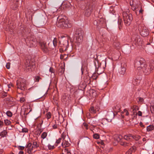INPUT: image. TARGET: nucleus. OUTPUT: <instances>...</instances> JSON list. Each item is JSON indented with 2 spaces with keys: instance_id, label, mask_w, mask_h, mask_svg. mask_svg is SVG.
Segmentation results:
<instances>
[{
  "instance_id": "nucleus-63",
  "label": "nucleus",
  "mask_w": 154,
  "mask_h": 154,
  "mask_svg": "<svg viewBox=\"0 0 154 154\" xmlns=\"http://www.w3.org/2000/svg\"><path fill=\"white\" fill-rule=\"evenodd\" d=\"M95 22H94V24H95Z\"/></svg>"
},
{
  "instance_id": "nucleus-60",
  "label": "nucleus",
  "mask_w": 154,
  "mask_h": 154,
  "mask_svg": "<svg viewBox=\"0 0 154 154\" xmlns=\"http://www.w3.org/2000/svg\"><path fill=\"white\" fill-rule=\"evenodd\" d=\"M39 117H38V118H36V119H36L37 118H39Z\"/></svg>"
},
{
  "instance_id": "nucleus-61",
  "label": "nucleus",
  "mask_w": 154,
  "mask_h": 154,
  "mask_svg": "<svg viewBox=\"0 0 154 154\" xmlns=\"http://www.w3.org/2000/svg\"><path fill=\"white\" fill-rule=\"evenodd\" d=\"M11 154H14V153H13L12 152V153H11Z\"/></svg>"
},
{
  "instance_id": "nucleus-6",
  "label": "nucleus",
  "mask_w": 154,
  "mask_h": 154,
  "mask_svg": "<svg viewBox=\"0 0 154 154\" xmlns=\"http://www.w3.org/2000/svg\"><path fill=\"white\" fill-rule=\"evenodd\" d=\"M17 88L22 90H24L26 89V80L24 79H21L17 81Z\"/></svg>"
},
{
  "instance_id": "nucleus-16",
  "label": "nucleus",
  "mask_w": 154,
  "mask_h": 154,
  "mask_svg": "<svg viewBox=\"0 0 154 154\" xmlns=\"http://www.w3.org/2000/svg\"><path fill=\"white\" fill-rule=\"evenodd\" d=\"M57 39L56 38H54L53 41V42H51L52 43V45H50V48L52 49L57 46Z\"/></svg>"
},
{
  "instance_id": "nucleus-23",
  "label": "nucleus",
  "mask_w": 154,
  "mask_h": 154,
  "mask_svg": "<svg viewBox=\"0 0 154 154\" xmlns=\"http://www.w3.org/2000/svg\"><path fill=\"white\" fill-rule=\"evenodd\" d=\"M136 149V146H133L131 147L128 150L130 151V152L131 153V154L132 152H135Z\"/></svg>"
},
{
  "instance_id": "nucleus-21",
  "label": "nucleus",
  "mask_w": 154,
  "mask_h": 154,
  "mask_svg": "<svg viewBox=\"0 0 154 154\" xmlns=\"http://www.w3.org/2000/svg\"><path fill=\"white\" fill-rule=\"evenodd\" d=\"M47 133L45 132H43L42 133V134L41 135V138L42 139V140L45 138L47 137ZM41 142L42 144H43V140H42Z\"/></svg>"
},
{
  "instance_id": "nucleus-36",
  "label": "nucleus",
  "mask_w": 154,
  "mask_h": 154,
  "mask_svg": "<svg viewBox=\"0 0 154 154\" xmlns=\"http://www.w3.org/2000/svg\"><path fill=\"white\" fill-rule=\"evenodd\" d=\"M47 118L48 119H50L51 117V114L50 112H48L46 114Z\"/></svg>"
},
{
  "instance_id": "nucleus-34",
  "label": "nucleus",
  "mask_w": 154,
  "mask_h": 154,
  "mask_svg": "<svg viewBox=\"0 0 154 154\" xmlns=\"http://www.w3.org/2000/svg\"><path fill=\"white\" fill-rule=\"evenodd\" d=\"M99 135L97 134H95L93 135V137L94 138L97 139L99 138Z\"/></svg>"
},
{
  "instance_id": "nucleus-3",
  "label": "nucleus",
  "mask_w": 154,
  "mask_h": 154,
  "mask_svg": "<svg viewBox=\"0 0 154 154\" xmlns=\"http://www.w3.org/2000/svg\"><path fill=\"white\" fill-rule=\"evenodd\" d=\"M122 15L125 24L126 26H129L133 18L132 15L129 13V9H127L126 11H123Z\"/></svg>"
},
{
  "instance_id": "nucleus-12",
  "label": "nucleus",
  "mask_w": 154,
  "mask_h": 154,
  "mask_svg": "<svg viewBox=\"0 0 154 154\" xmlns=\"http://www.w3.org/2000/svg\"><path fill=\"white\" fill-rule=\"evenodd\" d=\"M27 151L29 154H32L33 151L34 150L33 152H34L35 150V148L32 146V144L31 143H28L27 145Z\"/></svg>"
},
{
  "instance_id": "nucleus-56",
  "label": "nucleus",
  "mask_w": 154,
  "mask_h": 154,
  "mask_svg": "<svg viewBox=\"0 0 154 154\" xmlns=\"http://www.w3.org/2000/svg\"><path fill=\"white\" fill-rule=\"evenodd\" d=\"M119 43H118L117 45H116V44H114V46H115L116 47H119Z\"/></svg>"
},
{
  "instance_id": "nucleus-7",
  "label": "nucleus",
  "mask_w": 154,
  "mask_h": 154,
  "mask_svg": "<svg viewBox=\"0 0 154 154\" xmlns=\"http://www.w3.org/2000/svg\"><path fill=\"white\" fill-rule=\"evenodd\" d=\"M138 30L142 36L144 37L148 35L149 34V31L146 27L140 25L138 26Z\"/></svg>"
},
{
  "instance_id": "nucleus-8",
  "label": "nucleus",
  "mask_w": 154,
  "mask_h": 154,
  "mask_svg": "<svg viewBox=\"0 0 154 154\" xmlns=\"http://www.w3.org/2000/svg\"><path fill=\"white\" fill-rule=\"evenodd\" d=\"M132 40L133 42L132 45H134V44L136 46H140L141 45L142 41L139 36L137 35L133 36Z\"/></svg>"
},
{
  "instance_id": "nucleus-47",
  "label": "nucleus",
  "mask_w": 154,
  "mask_h": 154,
  "mask_svg": "<svg viewBox=\"0 0 154 154\" xmlns=\"http://www.w3.org/2000/svg\"><path fill=\"white\" fill-rule=\"evenodd\" d=\"M39 121L40 122H41V123H39V125L41 127V126L43 123V121L42 119H40Z\"/></svg>"
},
{
  "instance_id": "nucleus-24",
  "label": "nucleus",
  "mask_w": 154,
  "mask_h": 154,
  "mask_svg": "<svg viewBox=\"0 0 154 154\" xmlns=\"http://www.w3.org/2000/svg\"><path fill=\"white\" fill-rule=\"evenodd\" d=\"M131 108L132 109V112L134 114L136 111L139 109L138 107L137 106H134Z\"/></svg>"
},
{
  "instance_id": "nucleus-11",
  "label": "nucleus",
  "mask_w": 154,
  "mask_h": 154,
  "mask_svg": "<svg viewBox=\"0 0 154 154\" xmlns=\"http://www.w3.org/2000/svg\"><path fill=\"white\" fill-rule=\"evenodd\" d=\"M130 5L132 7V9L134 11L136 10L137 7V5L138 4V2L137 0H131L130 1Z\"/></svg>"
},
{
  "instance_id": "nucleus-5",
  "label": "nucleus",
  "mask_w": 154,
  "mask_h": 154,
  "mask_svg": "<svg viewBox=\"0 0 154 154\" xmlns=\"http://www.w3.org/2000/svg\"><path fill=\"white\" fill-rule=\"evenodd\" d=\"M84 33V31L82 30L77 31L75 34V39H74V42L79 44L82 43L83 41Z\"/></svg>"
},
{
  "instance_id": "nucleus-29",
  "label": "nucleus",
  "mask_w": 154,
  "mask_h": 154,
  "mask_svg": "<svg viewBox=\"0 0 154 154\" xmlns=\"http://www.w3.org/2000/svg\"><path fill=\"white\" fill-rule=\"evenodd\" d=\"M122 114H124V115H125L126 116H128L129 115V113L128 111V110L125 109L124 110L121 112Z\"/></svg>"
},
{
  "instance_id": "nucleus-9",
  "label": "nucleus",
  "mask_w": 154,
  "mask_h": 154,
  "mask_svg": "<svg viewBox=\"0 0 154 154\" xmlns=\"http://www.w3.org/2000/svg\"><path fill=\"white\" fill-rule=\"evenodd\" d=\"M92 8L91 7L90 4L88 3L86 6L85 11H84V13L85 16L88 17L91 14V12L92 10Z\"/></svg>"
},
{
  "instance_id": "nucleus-2",
  "label": "nucleus",
  "mask_w": 154,
  "mask_h": 154,
  "mask_svg": "<svg viewBox=\"0 0 154 154\" xmlns=\"http://www.w3.org/2000/svg\"><path fill=\"white\" fill-rule=\"evenodd\" d=\"M62 18L60 16L57 18L56 25L58 27L63 28L71 27L72 26V22L69 21L66 17Z\"/></svg>"
},
{
  "instance_id": "nucleus-17",
  "label": "nucleus",
  "mask_w": 154,
  "mask_h": 154,
  "mask_svg": "<svg viewBox=\"0 0 154 154\" xmlns=\"http://www.w3.org/2000/svg\"><path fill=\"white\" fill-rule=\"evenodd\" d=\"M133 136L131 134H127L124 136V138L127 140L131 141L133 138Z\"/></svg>"
},
{
  "instance_id": "nucleus-57",
  "label": "nucleus",
  "mask_w": 154,
  "mask_h": 154,
  "mask_svg": "<svg viewBox=\"0 0 154 154\" xmlns=\"http://www.w3.org/2000/svg\"><path fill=\"white\" fill-rule=\"evenodd\" d=\"M24 149V147L23 146H21L20 147V149L21 150L23 149Z\"/></svg>"
},
{
  "instance_id": "nucleus-52",
  "label": "nucleus",
  "mask_w": 154,
  "mask_h": 154,
  "mask_svg": "<svg viewBox=\"0 0 154 154\" xmlns=\"http://www.w3.org/2000/svg\"><path fill=\"white\" fill-rule=\"evenodd\" d=\"M8 87L9 88H10L11 86H12V84H10L7 85Z\"/></svg>"
},
{
  "instance_id": "nucleus-1",
  "label": "nucleus",
  "mask_w": 154,
  "mask_h": 154,
  "mask_svg": "<svg viewBox=\"0 0 154 154\" xmlns=\"http://www.w3.org/2000/svg\"><path fill=\"white\" fill-rule=\"evenodd\" d=\"M153 61L149 65L145 63V61L144 59L141 58L135 61L134 66L136 70L141 73L143 72L144 74L147 75L149 74L153 69L154 64Z\"/></svg>"
},
{
  "instance_id": "nucleus-54",
  "label": "nucleus",
  "mask_w": 154,
  "mask_h": 154,
  "mask_svg": "<svg viewBox=\"0 0 154 154\" xmlns=\"http://www.w3.org/2000/svg\"><path fill=\"white\" fill-rule=\"evenodd\" d=\"M23 153H24L23 152V151H20L19 152L18 154H23Z\"/></svg>"
},
{
  "instance_id": "nucleus-58",
  "label": "nucleus",
  "mask_w": 154,
  "mask_h": 154,
  "mask_svg": "<svg viewBox=\"0 0 154 154\" xmlns=\"http://www.w3.org/2000/svg\"><path fill=\"white\" fill-rule=\"evenodd\" d=\"M142 11H143V10H140L139 12L140 13H142Z\"/></svg>"
},
{
  "instance_id": "nucleus-10",
  "label": "nucleus",
  "mask_w": 154,
  "mask_h": 154,
  "mask_svg": "<svg viewBox=\"0 0 154 154\" xmlns=\"http://www.w3.org/2000/svg\"><path fill=\"white\" fill-rule=\"evenodd\" d=\"M31 61H30L29 64H26V67L25 70L27 72H30L33 70L35 68V63H31Z\"/></svg>"
},
{
  "instance_id": "nucleus-38",
  "label": "nucleus",
  "mask_w": 154,
  "mask_h": 154,
  "mask_svg": "<svg viewBox=\"0 0 154 154\" xmlns=\"http://www.w3.org/2000/svg\"><path fill=\"white\" fill-rule=\"evenodd\" d=\"M64 151L66 152V154H71V153L69 150L67 148H65L64 149Z\"/></svg>"
},
{
  "instance_id": "nucleus-39",
  "label": "nucleus",
  "mask_w": 154,
  "mask_h": 154,
  "mask_svg": "<svg viewBox=\"0 0 154 154\" xmlns=\"http://www.w3.org/2000/svg\"><path fill=\"white\" fill-rule=\"evenodd\" d=\"M83 125L85 128L86 129H88V125L86 123H83Z\"/></svg>"
},
{
  "instance_id": "nucleus-40",
  "label": "nucleus",
  "mask_w": 154,
  "mask_h": 154,
  "mask_svg": "<svg viewBox=\"0 0 154 154\" xmlns=\"http://www.w3.org/2000/svg\"><path fill=\"white\" fill-rule=\"evenodd\" d=\"M28 129L27 128H23L22 129V132H23L26 133L28 132Z\"/></svg>"
},
{
  "instance_id": "nucleus-35",
  "label": "nucleus",
  "mask_w": 154,
  "mask_h": 154,
  "mask_svg": "<svg viewBox=\"0 0 154 154\" xmlns=\"http://www.w3.org/2000/svg\"><path fill=\"white\" fill-rule=\"evenodd\" d=\"M133 136V139H134L136 140H139L140 138V137L139 135H136Z\"/></svg>"
},
{
  "instance_id": "nucleus-18",
  "label": "nucleus",
  "mask_w": 154,
  "mask_h": 154,
  "mask_svg": "<svg viewBox=\"0 0 154 154\" xmlns=\"http://www.w3.org/2000/svg\"><path fill=\"white\" fill-rule=\"evenodd\" d=\"M141 79V76H139V77H137L136 78L134 79V81H133V82L134 84L136 85L139 84L140 82Z\"/></svg>"
},
{
  "instance_id": "nucleus-4",
  "label": "nucleus",
  "mask_w": 154,
  "mask_h": 154,
  "mask_svg": "<svg viewBox=\"0 0 154 154\" xmlns=\"http://www.w3.org/2000/svg\"><path fill=\"white\" fill-rule=\"evenodd\" d=\"M41 48L43 52L46 54H48L52 49L50 48V45H52V43H49L48 45L45 42H41L39 43Z\"/></svg>"
},
{
  "instance_id": "nucleus-30",
  "label": "nucleus",
  "mask_w": 154,
  "mask_h": 154,
  "mask_svg": "<svg viewBox=\"0 0 154 154\" xmlns=\"http://www.w3.org/2000/svg\"><path fill=\"white\" fill-rule=\"evenodd\" d=\"M4 121L5 124L6 125H9L11 124L10 121L8 119H5Z\"/></svg>"
},
{
  "instance_id": "nucleus-44",
  "label": "nucleus",
  "mask_w": 154,
  "mask_h": 154,
  "mask_svg": "<svg viewBox=\"0 0 154 154\" xmlns=\"http://www.w3.org/2000/svg\"><path fill=\"white\" fill-rule=\"evenodd\" d=\"M6 67L7 69H9L10 68V63H7L6 65Z\"/></svg>"
},
{
  "instance_id": "nucleus-42",
  "label": "nucleus",
  "mask_w": 154,
  "mask_h": 154,
  "mask_svg": "<svg viewBox=\"0 0 154 154\" xmlns=\"http://www.w3.org/2000/svg\"><path fill=\"white\" fill-rule=\"evenodd\" d=\"M59 125L55 124L53 126V128L54 129H56L58 128L59 127Z\"/></svg>"
},
{
  "instance_id": "nucleus-15",
  "label": "nucleus",
  "mask_w": 154,
  "mask_h": 154,
  "mask_svg": "<svg viewBox=\"0 0 154 154\" xmlns=\"http://www.w3.org/2000/svg\"><path fill=\"white\" fill-rule=\"evenodd\" d=\"M30 44L29 46L30 47H35L37 45V40L34 38H31L30 40L29 41Z\"/></svg>"
},
{
  "instance_id": "nucleus-25",
  "label": "nucleus",
  "mask_w": 154,
  "mask_h": 154,
  "mask_svg": "<svg viewBox=\"0 0 154 154\" xmlns=\"http://www.w3.org/2000/svg\"><path fill=\"white\" fill-rule=\"evenodd\" d=\"M137 101L139 104H141L144 101V99L143 98L138 97L137 99Z\"/></svg>"
},
{
  "instance_id": "nucleus-62",
  "label": "nucleus",
  "mask_w": 154,
  "mask_h": 154,
  "mask_svg": "<svg viewBox=\"0 0 154 154\" xmlns=\"http://www.w3.org/2000/svg\"><path fill=\"white\" fill-rule=\"evenodd\" d=\"M64 154V153H62V154Z\"/></svg>"
},
{
  "instance_id": "nucleus-53",
  "label": "nucleus",
  "mask_w": 154,
  "mask_h": 154,
  "mask_svg": "<svg viewBox=\"0 0 154 154\" xmlns=\"http://www.w3.org/2000/svg\"><path fill=\"white\" fill-rule=\"evenodd\" d=\"M125 154H131V153L130 152L129 150H128L126 152Z\"/></svg>"
},
{
  "instance_id": "nucleus-48",
  "label": "nucleus",
  "mask_w": 154,
  "mask_h": 154,
  "mask_svg": "<svg viewBox=\"0 0 154 154\" xmlns=\"http://www.w3.org/2000/svg\"><path fill=\"white\" fill-rule=\"evenodd\" d=\"M137 114L139 116H141L142 115V113L140 111H139L137 113Z\"/></svg>"
},
{
  "instance_id": "nucleus-41",
  "label": "nucleus",
  "mask_w": 154,
  "mask_h": 154,
  "mask_svg": "<svg viewBox=\"0 0 154 154\" xmlns=\"http://www.w3.org/2000/svg\"><path fill=\"white\" fill-rule=\"evenodd\" d=\"M90 111H91V112L94 113H95V112L94 110V108L93 107H91V108Z\"/></svg>"
},
{
  "instance_id": "nucleus-33",
  "label": "nucleus",
  "mask_w": 154,
  "mask_h": 154,
  "mask_svg": "<svg viewBox=\"0 0 154 154\" xmlns=\"http://www.w3.org/2000/svg\"><path fill=\"white\" fill-rule=\"evenodd\" d=\"M49 72L51 73V74L53 73L54 75V72L55 70L52 67H50L49 69Z\"/></svg>"
},
{
  "instance_id": "nucleus-55",
  "label": "nucleus",
  "mask_w": 154,
  "mask_h": 154,
  "mask_svg": "<svg viewBox=\"0 0 154 154\" xmlns=\"http://www.w3.org/2000/svg\"><path fill=\"white\" fill-rule=\"evenodd\" d=\"M140 125L142 127H143L144 126V125H143V124L141 122H140Z\"/></svg>"
},
{
  "instance_id": "nucleus-22",
  "label": "nucleus",
  "mask_w": 154,
  "mask_h": 154,
  "mask_svg": "<svg viewBox=\"0 0 154 154\" xmlns=\"http://www.w3.org/2000/svg\"><path fill=\"white\" fill-rule=\"evenodd\" d=\"M154 126L153 125H150L147 127L146 129L147 131L149 132L153 130Z\"/></svg>"
},
{
  "instance_id": "nucleus-20",
  "label": "nucleus",
  "mask_w": 154,
  "mask_h": 154,
  "mask_svg": "<svg viewBox=\"0 0 154 154\" xmlns=\"http://www.w3.org/2000/svg\"><path fill=\"white\" fill-rule=\"evenodd\" d=\"M69 144L68 141L64 140L62 143V146L63 148H65L69 146Z\"/></svg>"
},
{
  "instance_id": "nucleus-50",
  "label": "nucleus",
  "mask_w": 154,
  "mask_h": 154,
  "mask_svg": "<svg viewBox=\"0 0 154 154\" xmlns=\"http://www.w3.org/2000/svg\"><path fill=\"white\" fill-rule=\"evenodd\" d=\"M3 122L2 121L0 120V127H2L3 125Z\"/></svg>"
},
{
  "instance_id": "nucleus-19",
  "label": "nucleus",
  "mask_w": 154,
  "mask_h": 154,
  "mask_svg": "<svg viewBox=\"0 0 154 154\" xmlns=\"http://www.w3.org/2000/svg\"><path fill=\"white\" fill-rule=\"evenodd\" d=\"M114 114L113 112H109L107 114V118H109L110 120H111L114 117Z\"/></svg>"
},
{
  "instance_id": "nucleus-46",
  "label": "nucleus",
  "mask_w": 154,
  "mask_h": 154,
  "mask_svg": "<svg viewBox=\"0 0 154 154\" xmlns=\"http://www.w3.org/2000/svg\"><path fill=\"white\" fill-rule=\"evenodd\" d=\"M40 79V77H39V76H36L35 77V79L36 81L37 82H38Z\"/></svg>"
},
{
  "instance_id": "nucleus-59",
  "label": "nucleus",
  "mask_w": 154,
  "mask_h": 154,
  "mask_svg": "<svg viewBox=\"0 0 154 154\" xmlns=\"http://www.w3.org/2000/svg\"><path fill=\"white\" fill-rule=\"evenodd\" d=\"M82 74H83V71H82Z\"/></svg>"
},
{
  "instance_id": "nucleus-14",
  "label": "nucleus",
  "mask_w": 154,
  "mask_h": 154,
  "mask_svg": "<svg viewBox=\"0 0 154 154\" xmlns=\"http://www.w3.org/2000/svg\"><path fill=\"white\" fill-rule=\"evenodd\" d=\"M126 65L125 64H122L121 67L119 70V73L122 75H124L126 72Z\"/></svg>"
},
{
  "instance_id": "nucleus-13",
  "label": "nucleus",
  "mask_w": 154,
  "mask_h": 154,
  "mask_svg": "<svg viewBox=\"0 0 154 154\" xmlns=\"http://www.w3.org/2000/svg\"><path fill=\"white\" fill-rule=\"evenodd\" d=\"M122 138V136L120 135L119 136L117 139V141L120 142V143L121 145L123 146H128L131 145V144L129 143H125L122 141H120Z\"/></svg>"
},
{
  "instance_id": "nucleus-49",
  "label": "nucleus",
  "mask_w": 154,
  "mask_h": 154,
  "mask_svg": "<svg viewBox=\"0 0 154 154\" xmlns=\"http://www.w3.org/2000/svg\"><path fill=\"white\" fill-rule=\"evenodd\" d=\"M65 135L63 133L62 134L61 137L62 138H63V140H64L65 139Z\"/></svg>"
},
{
  "instance_id": "nucleus-31",
  "label": "nucleus",
  "mask_w": 154,
  "mask_h": 154,
  "mask_svg": "<svg viewBox=\"0 0 154 154\" xmlns=\"http://www.w3.org/2000/svg\"><path fill=\"white\" fill-rule=\"evenodd\" d=\"M114 9L113 8V7L112 6H111L110 7V11L111 13L112 14L114 15L115 14V12H114Z\"/></svg>"
},
{
  "instance_id": "nucleus-32",
  "label": "nucleus",
  "mask_w": 154,
  "mask_h": 154,
  "mask_svg": "<svg viewBox=\"0 0 154 154\" xmlns=\"http://www.w3.org/2000/svg\"><path fill=\"white\" fill-rule=\"evenodd\" d=\"M48 147L49 149H54L55 148L54 145H51L50 144H48Z\"/></svg>"
},
{
  "instance_id": "nucleus-43",
  "label": "nucleus",
  "mask_w": 154,
  "mask_h": 154,
  "mask_svg": "<svg viewBox=\"0 0 154 154\" xmlns=\"http://www.w3.org/2000/svg\"><path fill=\"white\" fill-rule=\"evenodd\" d=\"M122 19L119 18L118 20V23L120 25L122 24Z\"/></svg>"
},
{
  "instance_id": "nucleus-51",
  "label": "nucleus",
  "mask_w": 154,
  "mask_h": 154,
  "mask_svg": "<svg viewBox=\"0 0 154 154\" xmlns=\"http://www.w3.org/2000/svg\"><path fill=\"white\" fill-rule=\"evenodd\" d=\"M13 29V28H7L6 29V30L7 31H10L11 32V30H12Z\"/></svg>"
},
{
  "instance_id": "nucleus-45",
  "label": "nucleus",
  "mask_w": 154,
  "mask_h": 154,
  "mask_svg": "<svg viewBox=\"0 0 154 154\" xmlns=\"http://www.w3.org/2000/svg\"><path fill=\"white\" fill-rule=\"evenodd\" d=\"M61 138H60L58 139L56 141V143L57 144H59V143H60L61 141Z\"/></svg>"
},
{
  "instance_id": "nucleus-37",
  "label": "nucleus",
  "mask_w": 154,
  "mask_h": 154,
  "mask_svg": "<svg viewBox=\"0 0 154 154\" xmlns=\"http://www.w3.org/2000/svg\"><path fill=\"white\" fill-rule=\"evenodd\" d=\"M20 103H23L26 100L24 97H21L20 98Z\"/></svg>"
},
{
  "instance_id": "nucleus-26",
  "label": "nucleus",
  "mask_w": 154,
  "mask_h": 154,
  "mask_svg": "<svg viewBox=\"0 0 154 154\" xmlns=\"http://www.w3.org/2000/svg\"><path fill=\"white\" fill-rule=\"evenodd\" d=\"M32 146H33L34 148H36L39 147V144L38 143L37 141H35L33 142V143L32 144Z\"/></svg>"
},
{
  "instance_id": "nucleus-27",
  "label": "nucleus",
  "mask_w": 154,
  "mask_h": 154,
  "mask_svg": "<svg viewBox=\"0 0 154 154\" xmlns=\"http://www.w3.org/2000/svg\"><path fill=\"white\" fill-rule=\"evenodd\" d=\"M7 132L5 130H4L0 133V136L1 137H4L7 134Z\"/></svg>"
},
{
  "instance_id": "nucleus-28",
  "label": "nucleus",
  "mask_w": 154,
  "mask_h": 154,
  "mask_svg": "<svg viewBox=\"0 0 154 154\" xmlns=\"http://www.w3.org/2000/svg\"><path fill=\"white\" fill-rule=\"evenodd\" d=\"M4 112L5 113V112ZM6 114L7 116L9 117H11L12 116V113L10 111H7Z\"/></svg>"
}]
</instances>
